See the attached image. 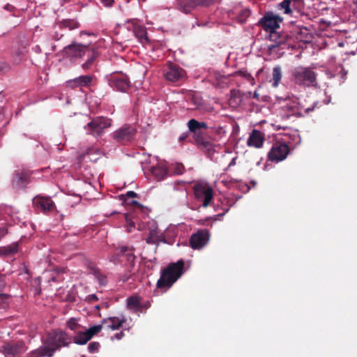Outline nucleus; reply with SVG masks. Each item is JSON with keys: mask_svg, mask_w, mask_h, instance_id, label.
Here are the masks:
<instances>
[{"mask_svg": "<svg viewBox=\"0 0 357 357\" xmlns=\"http://www.w3.org/2000/svg\"><path fill=\"white\" fill-rule=\"evenodd\" d=\"M184 273V261L179 259L175 263L169 264L161 271L157 286L160 289H169Z\"/></svg>", "mask_w": 357, "mask_h": 357, "instance_id": "1", "label": "nucleus"}, {"mask_svg": "<svg viewBox=\"0 0 357 357\" xmlns=\"http://www.w3.org/2000/svg\"><path fill=\"white\" fill-rule=\"evenodd\" d=\"M290 138L292 142L284 139V142H276L273 145L268 153L269 160L276 162L284 160L289 153V146L287 143L288 142L291 146H294L299 144L301 142L300 135L296 132H294Z\"/></svg>", "mask_w": 357, "mask_h": 357, "instance_id": "2", "label": "nucleus"}, {"mask_svg": "<svg viewBox=\"0 0 357 357\" xmlns=\"http://www.w3.org/2000/svg\"><path fill=\"white\" fill-rule=\"evenodd\" d=\"M314 68V65L309 67L302 66L295 67L292 70V77L294 82L304 87L317 85V74L313 70Z\"/></svg>", "mask_w": 357, "mask_h": 357, "instance_id": "3", "label": "nucleus"}, {"mask_svg": "<svg viewBox=\"0 0 357 357\" xmlns=\"http://www.w3.org/2000/svg\"><path fill=\"white\" fill-rule=\"evenodd\" d=\"M283 19L279 15L273 12L266 13L258 22L260 26L265 31L268 32L271 40L276 41L280 38L277 29L280 28V24Z\"/></svg>", "mask_w": 357, "mask_h": 357, "instance_id": "4", "label": "nucleus"}, {"mask_svg": "<svg viewBox=\"0 0 357 357\" xmlns=\"http://www.w3.org/2000/svg\"><path fill=\"white\" fill-rule=\"evenodd\" d=\"M193 192L197 202H202V206L207 207L213 198V188L205 181H199L193 187Z\"/></svg>", "mask_w": 357, "mask_h": 357, "instance_id": "5", "label": "nucleus"}, {"mask_svg": "<svg viewBox=\"0 0 357 357\" xmlns=\"http://www.w3.org/2000/svg\"><path fill=\"white\" fill-rule=\"evenodd\" d=\"M112 125V120L104 116H98L91 120L84 129L87 134L92 135L95 137L101 135L104 130L110 127Z\"/></svg>", "mask_w": 357, "mask_h": 357, "instance_id": "6", "label": "nucleus"}, {"mask_svg": "<svg viewBox=\"0 0 357 357\" xmlns=\"http://www.w3.org/2000/svg\"><path fill=\"white\" fill-rule=\"evenodd\" d=\"M136 132V129L134 127L126 124L114 131L112 137L115 142L125 144L134 138Z\"/></svg>", "mask_w": 357, "mask_h": 357, "instance_id": "7", "label": "nucleus"}, {"mask_svg": "<svg viewBox=\"0 0 357 357\" xmlns=\"http://www.w3.org/2000/svg\"><path fill=\"white\" fill-rule=\"evenodd\" d=\"M125 26L128 31H132L133 35L140 43L145 45L149 43L146 28L144 25L139 24L136 20H127Z\"/></svg>", "mask_w": 357, "mask_h": 357, "instance_id": "8", "label": "nucleus"}, {"mask_svg": "<svg viewBox=\"0 0 357 357\" xmlns=\"http://www.w3.org/2000/svg\"><path fill=\"white\" fill-rule=\"evenodd\" d=\"M91 45H82V43H73L63 49V54L66 56L73 59H84V54Z\"/></svg>", "mask_w": 357, "mask_h": 357, "instance_id": "9", "label": "nucleus"}, {"mask_svg": "<svg viewBox=\"0 0 357 357\" xmlns=\"http://www.w3.org/2000/svg\"><path fill=\"white\" fill-rule=\"evenodd\" d=\"M48 342L56 351L62 347H68L71 341L70 337L63 331H56L50 335Z\"/></svg>", "mask_w": 357, "mask_h": 357, "instance_id": "10", "label": "nucleus"}, {"mask_svg": "<svg viewBox=\"0 0 357 357\" xmlns=\"http://www.w3.org/2000/svg\"><path fill=\"white\" fill-rule=\"evenodd\" d=\"M215 0H176L177 8L184 13H189L198 6H209Z\"/></svg>", "mask_w": 357, "mask_h": 357, "instance_id": "11", "label": "nucleus"}, {"mask_svg": "<svg viewBox=\"0 0 357 357\" xmlns=\"http://www.w3.org/2000/svg\"><path fill=\"white\" fill-rule=\"evenodd\" d=\"M31 173L23 169L14 172L11 178V184L13 188L20 190L26 186L30 181Z\"/></svg>", "mask_w": 357, "mask_h": 357, "instance_id": "12", "label": "nucleus"}, {"mask_svg": "<svg viewBox=\"0 0 357 357\" xmlns=\"http://www.w3.org/2000/svg\"><path fill=\"white\" fill-rule=\"evenodd\" d=\"M185 71L181 67L173 63L168 64L164 69L165 79L172 82H176L184 79Z\"/></svg>", "mask_w": 357, "mask_h": 357, "instance_id": "13", "label": "nucleus"}, {"mask_svg": "<svg viewBox=\"0 0 357 357\" xmlns=\"http://www.w3.org/2000/svg\"><path fill=\"white\" fill-rule=\"evenodd\" d=\"M209 238L210 235L208 230H199L191 236L190 245L194 250H200L208 243Z\"/></svg>", "mask_w": 357, "mask_h": 357, "instance_id": "14", "label": "nucleus"}, {"mask_svg": "<svg viewBox=\"0 0 357 357\" xmlns=\"http://www.w3.org/2000/svg\"><path fill=\"white\" fill-rule=\"evenodd\" d=\"M109 85L121 92H126L130 87V81L126 75H112L109 79Z\"/></svg>", "mask_w": 357, "mask_h": 357, "instance_id": "15", "label": "nucleus"}, {"mask_svg": "<svg viewBox=\"0 0 357 357\" xmlns=\"http://www.w3.org/2000/svg\"><path fill=\"white\" fill-rule=\"evenodd\" d=\"M33 202L38 209L44 213L52 211L55 208V204L50 197L36 196Z\"/></svg>", "mask_w": 357, "mask_h": 357, "instance_id": "16", "label": "nucleus"}, {"mask_svg": "<svg viewBox=\"0 0 357 357\" xmlns=\"http://www.w3.org/2000/svg\"><path fill=\"white\" fill-rule=\"evenodd\" d=\"M149 232L146 238V243L149 244H159L160 242H165L162 234L160 231L155 222H151L149 227Z\"/></svg>", "mask_w": 357, "mask_h": 357, "instance_id": "17", "label": "nucleus"}, {"mask_svg": "<svg viewBox=\"0 0 357 357\" xmlns=\"http://www.w3.org/2000/svg\"><path fill=\"white\" fill-rule=\"evenodd\" d=\"M282 110L288 116H301L302 115V109L297 99L287 101L282 105Z\"/></svg>", "mask_w": 357, "mask_h": 357, "instance_id": "18", "label": "nucleus"}, {"mask_svg": "<svg viewBox=\"0 0 357 357\" xmlns=\"http://www.w3.org/2000/svg\"><path fill=\"white\" fill-rule=\"evenodd\" d=\"M99 53L97 50H96L92 46H90L86 52L84 54V59H82L84 62L82 63V68L84 70H88L92 68L96 61V59L98 57Z\"/></svg>", "mask_w": 357, "mask_h": 357, "instance_id": "19", "label": "nucleus"}, {"mask_svg": "<svg viewBox=\"0 0 357 357\" xmlns=\"http://www.w3.org/2000/svg\"><path fill=\"white\" fill-rule=\"evenodd\" d=\"M264 137L265 134L263 132L254 129L250 134L247 144L249 146H253L257 149L261 148L264 144Z\"/></svg>", "mask_w": 357, "mask_h": 357, "instance_id": "20", "label": "nucleus"}, {"mask_svg": "<svg viewBox=\"0 0 357 357\" xmlns=\"http://www.w3.org/2000/svg\"><path fill=\"white\" fill-rule=\"evenodd\" d=\"M153 176L158 181L163 180L169 174L166 163L164 162H158L150 168Z\"/></svg>", "mask_w": 357, "mask_h": 357, "instance_id": "21", "label": "nucleus"}, {"mask_svg": "<svg viewBox=\"0 0 357 357\" xmlns=\"http://www.w3.org/2000/svg\"><path fill=\"white\" fill-rule=\"evenodd\" d=\"M124 322H126V319L123 316L121 317H109L101 320V323L105 325V327L112 331L118 330Z\"/></svg>", "mask_w": 357, "mask_h": 357, "instance_id": "22", "label": "nucleus"}, {"mask_svg": "<svg viewBox=\"0 0 357 357\" xmlns=\"http://www.w3.org/2000/svg\"><path fill=\"white\" fill-rule=\"evenodd\" d=\"M55 351V349L52 347V344L48 342V340L47 339L46 342L43 345L33 351L32 353L34 357H51L54 355Z\"/></svg>", "mask_w": 357, "mask_h": 357, "instance_id": "23", "label": "nucleus"}, {"mask_svg": "<svg viewBox=\"0 0 357 357\" xmlns=\"http://www.w3.org/2000/svg\"><path fill=\"white\" fill-rule=\"evenodd\" d=\"M93 79V77L91 75H81L69 80L68 82L71 84L73 87H86L91 84Z\"/></svg>", "mask_w": 357, "mask_h": 357, "instance_id": "24", "label": "nucleus"}, {"mask_svg": "<svg viewBox=\"0 0 357 357\" xmlns=\"http://www.w3.org/2000/svg\"><path fill=\"white\" fill-rule=\"evenodd\" d=\"M19 251V244L13 243L6 246L0 247V257L10 258L16 255Z\"/></svg>", "mask_w": 357, "mask_h": 357, "instance_id": "25", "label": "nucleus"}, {"mask_svg": "<svg viewBox=\"0 0 357 357\" xmlns=\"http://www.w3.org/2000/svg\"><path fill=\"white\" fill-rule=\"evenodd\" d=\"M120 257H122L123 261L126 260L128 265L131 266L134 265L135 256L131 248L128 246L120 247Z\"/></svg>", "mask_w": 357, "mask_h": 357, "instance_id": "26", "label": "nucleus"}, {"mask_svg": "<svg viewBox=\"0 0 357 357\" xmlns=\"http://www.w3.org/2000/svg\"><path fill=\"white\" fill-rule=\"evenodd\" d=\"M22 349V344H6L2 346V351L6 357H14V356L20 353Z\"/></svg>", "mask_w": 357, "mask_h": 357, "instance_id": "27", "label": "nucleus"}, {"mask_svg": "<svg viewBox=\"0 0 357 357\" xmlns=\"http://www.w3.org/2000/svg\"><path fill=\"white\" fill-rule=\"evenodd\" d=\"M91 337L89 335L86 328L81 329L77 331L73 337V342L75 344L78 345H84L86 344L90 340Z\"/></svg>", "mask_w": 357, "mask_h": 357, "instance_id": "28", "label": "nucleus"}, {"mask_svg": "<svg viewBox=\"0 0 357 357\" xmlns=\"http://www.w3.org/2000/svg\"><path fill=\"white\" fill-rule=\"evenodd\" d=\"M188 128L191 132H195L197 130L201 129H207L208 126L204 121H197V120L192 119H190L188 123Z\"/></svg>", "mask_w": 357, "mask_h": 357, "instance_id": "29", "label": "nucleus"}, {"mask_svg": "<svg viewBox=\"0 0 357 357\" xmlns=\"http://www.w3.org/2000/svg\"><path fill=\"white\" fill-rule=\"evenodd\" d=\"M126 305L129 310L134 312H137L141 308L140 302L137 297L135 296H130L128 298L126 301Z\"/></svg>", "mask_w": 357, "mask_h": 357, "instance_id": "30", "label": "nucleus"}, {"mask_svg": "<svg viewBox=\"0 0 357 357\" xmlns=\"http://www.w3.org/2000/svg\"><path fill=\"white\" fill-rule=\"evenodd\" d=\"M272 86L275 88L278 87L281 79H282V70L280 66H275L273 68V73H272Z\"/></svg>", "mask_w": 357, "mask_h": 357, "instance_id": "31", "label": "nucleus"}, {"mask_svg": "<svg viewBox=\"0 0 357 357\" xmlns=\"http://www.w3.org/2000/svg\"><path fill=\"white\" fill-rule=\"evenodd\" d=\"M66 326L70 331H73L75 333H76L81 329H84V327H82L79 324V319H76L74 317H71L69 319H68V321H66Z\"/></svg>", "mask_w": 357, "mask_h": 357, "instance_id": "32", "label": "nucleus"}, {"mask_svg": "<svg viewBox=\"0 0 357 357\" xmlns=\"http://www.w3.org/2000/svg\"><path fill=\"white\" fill-rule=\"evenodd\" d=\"M292 13H300L303 12L305 8L303 0H289Z\"/></svg>", "mask_w": 357, "mask_h": 357, "instance_id": "33", "label": "nucleus"}, {"mask_svg": "<svg viewBox=\"0 0 357 357\" xmlns=\"http://www.w3.org/2000/svg\"><path fill=\"white\" fill-rule=\"evenodd\" d=\"M6 285V275L3 273H0V307H1V305L3 304L5 301L8 298L7 294L1 293Z\"/></svg>", "mask_w": 357, "mask_h": 357, "instance_id": "34", "label": "nucleus"}, {"mask_svg": "<svg viewBox=\"0 0 357 357\" xmlns=\"http://www.w3.org/2000/svg\"><path fill=\"white\" fill-rule=\"evenodd\" d=\"M277 8L284 14L293 15L289 0H283L278 4Z\"/></svg>", "mask_w": 357, "mask_h": 357, "instance_id": "35", "label": "nucleus"}, {"mask_svg": "<svg viewBox=\"0 0 357 357\" xmlns=\"http://www.w3.org/2000/svg\"><path fill=\"white\" fill-rule=\"evenodd\" d=\"M242 98L238 91H231V97L229 98V104L234 107H236L241 104Z\"/></svg>", "mask_w": 357, "mask_h": 357, "instance_id": "36", "label": "nucleus"}, {"mask_svg": "<svg viewBox=\"0 0 357 357\" xmlns=\"http://www.w3.org/2000/svg\"><path fill=\"white\" fill-rule=\"evenodd\" d=\"M103 328V324H97L91 326L89 328L86 329L89 335L92 338L95 335L98 334Z\"/></svg>", "mask_w": 357, "mask_h": 357, "instance_id": "37", "label": "nucleus"}, {"mask_svg": "<svg viewBox=\"0 0 357 357\" xmlns=\"http://www.w3.org/2000/svg\"><path fill=\"white\" fill-rule=\"evenodd\" d=\"M298 33L301 35L298 38L301 40L307 42L311 38V35L306 27L301 28Z\"/></svg>", "mask_w": 357, "mask_h": 357, "instance_id": "38", "label": "nucleus"}, {"mask_svg": "<svg viewBox=\"0 0 357 357\" xmlns=\"http://www.w3.org/2000/svg\"><path fill=\"white\" fill-rule=\"evenodd\" d=\"M250 15V10L245 8L241 11L238 15V20L241 23L245 22L246 19Z\"/></svg>", "mask_w": 357, "mask_h": 357, "instance_id": "39", "label": "nucleus"}, {"mask_svg": "<svg viewBox=\"0 0 357 357\" xmlns=\"http://www.w3.org/2000/svg\"><path fill=\"white\" fill-rule=\"evenodd\" d=\"M172 169L174 174L180 175L183 172L184 166L181 163H175L172 165Z\"/></svg>", "mask_w": 357, "mask_h": 357, "instance_id": "40", "label": "nucleus"}, {"mask_svg": "<svg viewBox=\"0 0 357 357\" xmlns=\"http://www.w3.org/2000/svg\"><path fill=\"white\" fill-rule=\"evenodd\" d=\"M100 347V345L98 342H91L88 346V351L91 354L98 352Z\"/></svg>", "mask_w": 357, "mask_h": 357, "instance_id": "41", "label": "nucleus"}, {"mask_svg": "<svg viewBox=\"0 0 357 357\" xmlns=\"http://www.w3.org/2000/svg\"><path fill=\"white\" fill-rule=\"evenodd\" d=\"M63 25L66 28H68L69 30H73L79 27V24L77 22L70 20L65 21Z\"/></svg>", "mask_w": 357, "mask_h": 357, "instance_id": "42", "label": "nucleus"}, {"mask_svg": "<svg viewBox=\"0 0 357 357\" xmlns=\"http://www.w3.org/2000/svg\"><path fill=\"white\" fill-rule=\"evenodd\" d=\"M200 148L207 151L208 152H211L213 149V145L209 141L206 139L204 142H202Z\"/></svg>", "mask_w": 357, "mask_h": 357, "instance_id": "43", "label": "nucleus"}, {"mask_svg": "<svg viewBox=\"0 0 357 357\" xmlns=\"http://www.w3.org/2000/svg\"><path fill=\"white\" fill-rule=\"evenodd\" d=\"M109 261L115 264L123 262L122 257H120V248L116 254L110 257Z\"/></svg>", "mask_w": 357, "mask_h": 357, "instance_id": "44", "label": "nucleus"}, {"mask_svg": "<svg viewBox=\"0 0 357 357\" xmlns=\"http://www.w3.org/2000/svg\"><path fill=\"white\" fill-rule=\"evenodd\" d=\"M280 44V41L276 42L275 44L268 45V49L271 52H273L279 47Z\"/></svg>", "mask_w": 357, "mask_h": 357, "instance_id": "45", "label": "nucleus"}, {"mask_svg": "<svg viewBox=\"0 0 357 357\" xmlns=\"http://www.w3.org/2000/svg\"><path fill=\"white\" fill-rule=\"evenodd\" d=\"M63 33H60L57 31H54V33H52V34L51 35V38L54 40H59L61 39V38L63 36Z\"/></svg>", "mask_w": 357, "mask_h": 357, "instance_id": "46", "label": "nucleus"}, {"mask_svg": "<svg viewBox=\"0 0 357 357\" xmlns=\"http://www.w3.org/2000/svg\"><path fill=\"white\" fill-rule=\"evenodd\" d=\"M96 278L100 284L105 285L106 284V278L104 275L98 274L96 275Z\"/></svg>", "mask_w": 357, "mask_h": 357, "instance_id": "47", "label": "nucleus"}, {"mask_svg": "<svg viewBox=\"0 0 357 357\" xmlns=\"http://www.w3.org/2000/svg\"><path fill=\"white\" fill-rule=\"evenodd\" d=\"M100 2L107 8H110L112 6L114 1V0H100Z\"/></svg>", "mask_w": 357, "mask_h": 357, "instance_id": "48", "label": "nucleus"}, {"mask_svg": "<svg viewBox=\"0 0 357 357\" xmlns=\"http://www.w3.org/2000/svg\"><path fill=\"white\" fill-rule=\"evenodd\" d=\"M98 299V298L96 294H89L86 298V301L91 302V303L93 301H97Z\"/></svg>", "mask_w": 357, "mask_h": 357, "instance_id": "49", "label": "nucleus"}, {"mask_svg": "<svg viewBox=\"0 0 357 357\" xmlns=\"http://www.w3.org/2000/svg\"><path fill=\"white\" fill-rule=\"evenodd\" d=\"M124 336V333L123 331H121L119 333H116L112 337V340H120L123 338V337Z\"/></svg>", "mask_w": 357, "mask_h": 357, "instance_id": "50", "label": "nucleus"}, {"mask_svg": "<svg viewBox=\"0 0 357 357\" xmlns=\"http://www.w3.org/2000/svg\"><path fill=\"white\" fill-rule=\"evenodd\" d=\"M205 140V139L200 136H197L195 138L196 143L199 147L202 146V142H204Z\"/></svg>", "mask_w": 357, "mask_h": 357, "instance_id": "51", "label": "nucleus"}, {"mask_svg": "<svg viewBox=\"0 0 357 357\" xmlns=\"http://www.w3.org/2000/svg\"><path fill=\"white\" fill-rule=\"evenodd\" d=\"M3 8L9 12H13L15 10V7L9 3H7L4 6Z\"/></svg>", "mask_w": 357, "mask_h": 357, "instance_id": "52", "label": "nucleus"}, {"mask_svg": "<svg viewBox=\"0 0 357 357\" xmlns=\"http://www.w3.org/2000/svg\"><path fill=\"white\" fill-rule=\"evenodd\" d=\"M126 196L130 197H137V194L135 193L134 191H128L126 193Z\"/></svg>", "mask_w": 357, "mask_h": 357, "instance_id": "53", "label": "nucleus"}, {"mask_svg": "<svg viewBox=\"0 0 357 357\" xmlns=\"http://www.w3.org/2000/svg\"><path fill=\"white\" fill-rule=\"evenodd\" d=\"M7 231L4 228L0 229V240L6 234Z\"/></svg>", "mask_w": 357, "mask_h": 357, "instance_id": "54", "label": "nucleus"}, {"mask_svg": "<svg viewBox=\"0 0 357 357\" xmlns=\"http://www.w3.org/2000/svg\"><path fill=\"white\" fill-rule=\"evenodd\" d=\"M33 50H34V52H36V53H40L41 52V49L39 45H36L33 47Z\"/></svg>", "mask_w": 357, "mask_h": 357, "instance_id": "55", "label": "nucleus"}, {"mask_svg": "<svg viewBox=\"0 0 357 357\" xmlns=\"http://www.w3.org/2000/svg\"><path fill=\"white\" fill-rule=\"evenodd\" d=\"M341 73H342V75H341L342 79H345V77H346V75L347 74V72L345 71L344 69H342Z\"/></svg>", "mask_w": 357, "mask_h": 357, "instance_id": "56", "label": "nucleus"}, {"mask_svg": "<svg viewBox=\"0 0 357 357\" xmlns=\"http://www.w3.org/2000/svg\"><path fill=\"white\" fill-rule=\"evenodd\" d=\"M236 164V158H234L229 164V167L233 166Z\"/></svg>", "mask_w": 357, "mask_h": 357, "instance_id": "57", "label": "nucleus"}, {"mask_svg": "<svg viewBox=\"0 0 357 357\" xmlns=\"http://www.w3.org/2000/svg\"><path fill=\"white\" fill-rule=\"evenodd\" d=\"M331 101V98L329 96L326 100H324V104L328 105Z\"/></svg>", "mask_w": 357, "mask_h": 357, "instance_id": "58", "label": "nucleus"}, {"mask_svg": "<svg viewBox=\"0 0 357 357\" xmlns=\"http://www.w3.org/2000/svg\"><path fill=\"white\" fill-rule=\"evenodd\" d=\"M187 137V135H185V134H182V135L179 137L178 139H179V141H181V140H183V139H185V137Z\"/></svg>", "mask_w": 357, "mask_h": 357, "instance_id": "59", "label": "nucleus"}, {"mask_svg": "<svg viewBox=\"0 0 357 357\" xmlns=\"http://www.w3.org/2000/svg\"><path fill=\"white\" fill-rule=\"evenodd\" d=\"M253 97L255 98V99H259V94L255 91L253 94Z\"/></svg>", "mask_w": 357, "mask_h": 357, "instance_id": "60", "label": "nucleus"}, {"mask_svg": "<svg viewBox=\"0 0 357 357\" xmlns=\"http://www.w3.org/2000/svg\"><path fill=\"white\" fill-rule=\"evenodd\" d=\"M131 203H132V204L139 205V202H137V201H132V202H131Z\"/></svg>", "mask_w": 357, "mask_h": 357, "instance_id": "61", "label": "nucleus"}, {"mask_svg": "<svg viewBox=\"0 0 357 357\" xmlns=\"http://www.w3.org/2000/svg\"><path fill=\"white\" fill-rule=\"evenodd\" d=\"M312 109H313V108H307V109H306L305 112H309L312 111Z\"/></svg>", "mask_w": 357, "mask_h": 357, "instance_id": "62", "label": "nucleus"}, {"mask_svg": "<svg viewBox=\"0 0 357 357\" xmlns=\"http://www.w3.org/2000/svg\"><path fill=\"white\" fill-rule=\"evenodd\" d=\"M206 24H197L198 26H205Z\"/></svg>", "mask_w": 357, "mask_h": 357, "instance_id": "63", "label": "nucleus"}, {"mask_svg": "<svg viewBox=\"0 0 357 357\" xmlns=\"http://www.w3.org/2000/svg\"><path fill=\"white\" fill-rule=\"evenodd\" d=\"M96 309H99V308H100V306H99V305H96Z\"/></svg>", "mask_w": 357, "mask_h": 357, "instance_id": "64", "label": "nucleus"}]
</instances>
